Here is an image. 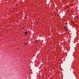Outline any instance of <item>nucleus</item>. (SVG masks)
Masks as SVG:
<instances>
[{
  "instance_id": "nucleus-1",
  "label": "nucleus",
  "mask_w": 79,
  "mask_h": 79,
  "mask_svg": "<svg viewBox=\"0 0 79 79\" xmlns=\"http://www.w3.org/2000/svg\"><path fill=\"white\" fill-rule=\"evenodd\" d=\"M27 31H26L24 33V34H27Z\"/></svg>"
},
{
  "instance_id": "nucleus-2",
  "label": "nucleus",
  "mask_w": 79,
  "mask_h": 79,
  "mask_svg": "<svg viewBox=\"0 0 79 79\" xmlns=\"http://www.w3.org/2000/svg\"><path fill=\"white\" fill-rule=\"evenodd\" d=\"M35 43H37V40H35Z\"/></svg>"
},
{
  "instance_id": "nucleus-3",
  "label": "nucleus",
  "mask_w": 79,
  "mask_h": 79,
  "mask_svg": "<svg viewBox=\"0 0 79 79\" xmlns=\"http://www.w3.org/2000/svg\"><path fill=\"white\" fill-rule=\"evenodd\" d=\"M65 28H66V26H65L64 27V29H66Z\"/></svg>"
},
{
  "instance_id": "nucleus-4",
  "label": "nucleus",
  "mask_w": 79,
  "mask_h": 79,
  "mask_svg": "<svg viewBox=\"0 0 79 79\" xmlns=\"http://www.w3.org/2000/svg\"><path fill=\"white\" fill-rule=\"evenodd\" d=\"M64 30L65 31H67V29H66V28L64 29Z\"/></svg>"
},
{
  "instance_id": "nucleus-5",
  "label": "nucleus",
  "mask_w": 79,
  "mask_h": 79,
  "mask_svg": "<svg viewBox=\"0 0 79 79\" xmlns=\"http://www.w3.org/2000/svg\"><path fill=\"white\" fill-rule=\"evenodd\" d=\"M25 34V35H26V36H27V35H26V33H24Z\"/></svg>"
},
{
  "instance_id": "nucleus-6",
  "label": "nucleus",
  "mask_w": 79,
  "mask_h": 79,
  "mask_svg": "<svg viewBox=\"0 0 79 79\" xmlns=\"http://www.w3.org/2000/svg\"><path fill=\"white\" fill-rule=\"evenodd\" d=\"M78 18V16H77V17H76V18Z\"/></svg>"
},
{
  "instance_id": "nucleus-7",
  "label": "nucleus",
  "mask_w": 79,
  "mask_h": 79,
  "mask_svg": "<svg viewBox=\"0 0 79 79\" xmlns=\"http://www.w3.org/2000/svg\"><path fill=\"white\" fill-rule=\"evenodd\" d=\"M26 44H25V45L26 46Z\"/></svg>"
},
{
  "instance_id": "nucleus-8",
  "label": "nucleus",
  "mask_w": 79,
  "mask_h": 79,
  "mask_svg": "<svg viewBox=\"0 0 79 79\" xmlns=\"http://www.w3.org/2000/svg\"><path fill=\"white\" fill-rule=\"evenodd\" d=\"M22 29H24V28H22Z\"/></svg>"
}]
</instances>
